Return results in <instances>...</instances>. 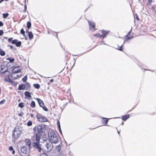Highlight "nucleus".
<instances>
[{"label":"nucleus","instance_id":"nucleus-8","mask_svg":"<svg viewBox=\"0 0 156 156\" xmlns=\"http://www.w3.org/2000/svg\"><path fill=\"white\" fill-rule=\"evenodd\" d=\"M88 22L90 26V30L94 31L95 30V23L92 21H88Z\"/></svg>","mask_w":156,"mask_h":156},{"label":"nucleus","instance_id":"nucleus-37","mask_svg":"<svg viewBox=\"0 0 156 156\" xmlns=\"http://www.w3.org/2000/svg\"><path fill=\"white\" fill-rule=\"evenodd\" d=\"M25 31H24L23 29H22L20 30V33L23 34V36H25Z\"/></svg>","mask_w":156,"mask_h":156},{"label":"nucleus","instance_id":"nucleus-19","mask_svg":"<svg viewBox=\"0 0 156 156\" xmlns=\"http://www.w3.org/2000/svg\"><path fill=\"white\" fill-rule=\"evenodd\" d=\"M129 114L123 116L122 118V119L123 121H126L127 119L129 118Z\"/></svg>","mask_w":156,"mask_h":156},{"label":"nucleus","instance_id":"nucleus-48","mask_svg":"<svg viewBox=\"0 0 156 156\" xmlns=\"http://www.w3.org/2000/svg\"><path fill=\"white\" fill-rule=\"evenodd\" d=\"M136 19L138 20H139V17H138V16H137V15H136Z\"/></svg>","mask_w":156,"mask_h":156},{"label":"nucleus","instance_id":"nucleus-11","mask_svg":"<svg viewBox=\"0 0 156 156\" xmlns=\"http://www.w3.org/2000/svg\"><path fill=\"white\" fill-rule=\"evenodd\" d=\"M36 99L38 102L39 106L41 107L43 106L44 105L43 101L41 100L39 98H36Z\"/></svg>","mask_w":156,"mask_h":156},{"label":"nucleus","instance_id":"nucleus-33","mask_svg":"<svg viewBox=\"0 0 156 156\" xmlns=\"http://www.w3.org/2000/svg\"><path fill=\"white\" fill-rule=\"evenodd\" d=\"M122 45H121V46L119 47L118 46V48H116L117 49H118L119 51H122Z\"/></svg>","mask_w":156,"mask_h":156},{"label":"nucleus","instance_id":"nucleus-13","mask_svg":"<svg viewBox=\"0 0 156 156\" xmlns=\"http://www.w3.org/2000/svg\"><path fill=\"white\" fill-rule=\"evenodd\" d=\"M20 71V69L18 67H15L12 70L13 72L14 73H19Z\"/></svg>","mask_w":156,"mask_h":156},{"label":"nucleus","instance_id":"nucleus-30","mask_svg":"<svg viewBox=\"0 0 156 156\" xmlns=\"http://www.w3.org/2000/svg\"><path fill=\"white\" fill-rule=\"evenodd\" d=\"M27 27L28 29H30L31 26V23L29 22H28L27 24Z\"/></svg>","mask_w":156,"mask_h":156},{"label":"nucleus","instance_id":"nucleus-20","mask_svg":"<svg viewBox=\"0 0 156 156\" xmlns=\"http://www.w3.org/2000/svg\"><path fill=\"white\" fill-rule=\"evenodd\" d=\"M24 87L25 90H28L30 87V84L27 82H26L25 84L24 85Z\"/></svg>","mask_w":156,"mask_h":156},{"label":"nucleus","instance_id":"nucleus-40","mask_svg":"<svg viewBox=\"0 0 156 156\" xmlns=\"http://www.w3.org/2000/svg\"><path fill=\"white\" fill-rule=\"evenodd\" d=\"M57 123L58 127H60V122L58 120L57 121Z\"/></svg>","mask_w":156,"mask_h":156},{"label":"nucleus","instance_id":"nucleus-54","mask_svg":"<svg viewBox=\"0 0 156 156\" xmlns=\"http://www.w3.org/2000/svg\"><path fill=\"white\" fill-rule=\"evenodd\" d=\"M19 116H21V114H19Z\"/></svg>","mask_w":156,"mask_h":156},{"label":"nucleus","instance_id":"nucleus-15","mask_svg":"<svg viewBox=\"0 0 156 156\" xmlns=\"http://www.w3.org/2000/svg\"><path fill=\"white\" fill-rule=\"evenodd\" d=\"M103 119L101 120V122L103 124L106 125L108 121V119L107 118H103Z\"/></svg>","mask_w":156,"mask_h":156},{"label":"nucleus","instance_id":"nucleus-3","mask_svg":"<svg viewBox=\"0 0 156 156\" xmlns=\"http://www.w3.org/2000/svg\"><path fill=\"white\" fill-rule=\"evenodd\" d=\"M36 129L38 133L40 135H42L44 133L45 128L43 125H39L36 127Z\"/></svg>","mask_w":156,"mask_h":156},{"label":"nucleus","instance_id":"nucleus-2","mask_svg":"<svg viewBox=\"0 0 156 156\" xmlns=\"http://www.w3.org/2000/svg\"><path fill=\"white\" fill-rule=\"evenodd\" d=\"M32 145L38 152H41V151H42V153L44 152L42 148H41L40 142H35V141H34L32 143Z\"/></svg>","mask_w":156,"mask_h":156},{"label":"nucleus","instance_id":"nucleus-59","mask_svg":"<svg viewBox=\"0 0 156 156\" xmlns=\"http://www.w3.org/2000/svg\"><path fill=\"white\" fill-rule=\"evenodd\" d=\"M28 156H30V155H28Z\"/></svg>","mask_w":156,"mask_h":156},{"label":"nucleus","instance_id":"nucleus-55","mask_svg":"<svg viewBox=\"0 0 156 156\" xmlns=\"http://www.w3.org/2000/svg\"><path fill=\"white\" fill-rule=\"evenodd\" d=\"M2 2H1V0H0V3H1Z\"/></svg>","mask_w":156,"mask_h":156},{"label":"nucleus","instance_id":"nucleus-42","mask_svg":"<svg viewBox=\"0 0 156 156\" xmlns=\"http://www.w3.org/2000/svg\"><path fill=\"white\" fill-rule=\"evenodd\" d=\"M3 34V31L2 30H0V36L2 35Z\"/></svg>","mask_w":156,"mask_h":156},{"label":"nucleus","instance_id":"nucleus-27","mask_svg":"<svg viewBox=\"0 0 156 156\" xmlns=\"http://www.w3.org/2000/svg\"><path fill=\"white\" fill-rule=\"evenodd\" d=\"M21 108H23L24 106V104L23 103L21 102L19 103L18 105Z\"/></svg>","mask_w":156,"mask_h":156},{"label":"nucleus","instance_id":"nucleus-23","mask_svg":"<svg viewBox=\"0 0 156 156\" xmlns=\"http://www.w3.org/2000/svg\"><path fill=\"white\" fill-rule=\"evenodd\" d=\"M0 55L2 56L5 55V53L2 49H0Z\"/></svg>","mask_w":156,"mask_h":156},{"label":"nucleus","instance_id":"nucleus-22","mask_svg":"<svg viewBox=\"0 0 156 156\" xmlns=\"http://www.w3.org/2000/svg\"><path fill=\"white\" fill-rule=\"evenodd\" d=\"M18 89L19 90H24V89L25 90L24 85L23 84L20 85L19 86Z\"/></svg>","mask_w":156,"mask_h":156},{"label":"nucleus","instance_id":"nucleus-35","mask_svg":"<svg viewBox=\"0 0 156 156\" xmlns=\"http://www.w3.org/2000/svg\"><path fill=\"white\" fill-rule=\"evenodd\" d=\"M17 40V39H14L12 41V43L13 44H16Z\"/></svg>","mask_w":156,"mask_h":156},{"label":"nucleus","instance_id":"nucleus-28","mask_svg":"<svg viewBox=\"0 0 156 156\" xmlns=\"http://www.w3.org/2000/svg\"><path fill=\"white\" fill-rule=\"evenodd\" d=\"M7 59L9 60L10 62H12L14 61V58H7Z\"/></svg>","mask_w":156,"mask_h":156},{"label":"nucleus","instance_id":"nucleus-9","mask_svg":"<svg viewBox=\"0 0 156 156\" xmlns=\"http://www.w3.org/2000/svg\"><path fill=\"white\" fill-rule=\"evenodd\" d=\"M47 149V151L49 152L53 148V146L52 145V143H47L45 145Z\"/></svg>","mask_w":156,"mask_h":156},{"label":"nucleus","instance_id":"nucleus-47","mask_svg":"<svg viewBox=\"0 0 156 156\" xmlns=\"http://www.w3.org/2000/svg\"><path fill=\"white\" fill-rule=\"evenodd\" d=\"M24 8H25V12L27 10V5L26 4L25 5H24Z\"/></svg>","mask_w":156,"mask_h":156},{"label":"nucleus","instance_id":"nucleus-18","mask_svg":"<svg viewBox=\"0 0 156 156\" xmlns=\"http://www.w3.org/2000/svg\"><path fill=\"white\" fill-rule=\"evenodd\" d=\"M24 94L28 98H30L31 97L30 93L27 91L25 92Z\"/></svg>","mask_w":156,"mask_h":156},{"label":"nucleus","instance_id":"nucleus-1","mask_svg":"<svg viewBox=\"0 0 156 156\" xmlns=\"http://www.w3.org/2000/svg\"><path fill=\"white\" fill-rule=\"evenodd\" d=\"M48 137L51 143L57 144L58 142V138L57 135L53 131L48 132Z\"/></svg>","mask_w":156,"mask_h":156},{"label":"nucleus","instance_id":"nucleus-12","mask_svg":"<svg viewBox=\"0 0 156 156\" xmlns=\"http://www.w3.org/2000/svg\"><path fill=\"white\" fill-rule=\"evenodd\" d=\"M21 151L23 154H26L27 151V148L26 147L24 146L21 148Z\"/></svg>","mask_w":156,"mask_h":156},{"label":"nucleus","instance_id":"nucleus-49","mask_svg":"<svg viewBox=\"0 0 156 156\" xmlns=\"http://www.w3.org/2000/svg\"><path fill=\"white\" fill-rule=\"evenodd\" d=\"M9 47L11 49H12L13 48V47L12 46V45H10L9 46Z\"/></svg>","mask_w":156,"mask_h":156},{"label":"nucleus","instance_id":"nucleus-43","mask_svg":"<svg viewBox=\"0 0 156 156\" xmlns=\"http://www.w3.org/2000/svg\"><path fill=\"white\" fill-rule=\"evenodd\" d=\"M9 150L11 151L13 150V149L12 147L10 146L9 147Z\"/></svg>","mask_w":156,"mask_h":156},{"label":"nucleus","instance_id":"nucleus-16","mask_svg":"<svg viewBox=\"0 0 156 156\" xmlns=\"http://www.w3.org/2000/svg\"><path fill=\"white\" fill-rule=\"evenodd\" d=\"M130 33H131V31H130L129 32H128L127 34L126 35V37H127V38H126V39L124 41V43L125 42V41H126L128 40H129L131 39H132L133 38V37H132V36L131 37L128 36L130 34Z\"/></svg>","mask_w":156,"mask_h":156},{"label":"nucleus","instance_id":"nucleus-32","mask_svg":"<svg viewBox=\"0 0 156 156\" xmlns=\"http://www.w3.org/2000/svg\"><path fill=\"white\" fill-rule=\"evenodd\" d=\"M9 83H11L12 85L14 86L16 85V84L15 82L14 81L12 80H11L10 81H9Z\"/></svg>","mask_w":156,"mask_h":156},{"label":"nucleus","instance_id":"nucleus-39","mask_svg":"<svg viewBox=\"0 0 156 156\" xmlns=\"http://www.w3.org/2000/svg\"><path fill=\"white\" fill-rule=\"evenodd\" d=\"M152 2V0H147V3L148 4L151 5Z\"/></svg>","mask_w":156,"mask_h":156},{"label":"nucleus","instance_id":"nucleus-14","mask_svg":"<svg viewBox=\"0 0 156 156\" xmlns=\"http://www.w3.org/2000/svg\"><path fill=\"white\" fill-rule=\"evenodd\" d=\"M5 76L4 78V80L6 82L9 83L11 80L9 78V75L7 76L6 74H5Z\"/></svg>","mask_w":156,"mask_h":156},{"label":"nucleus","instance_id":"nucleus-6","mask_svg":"<svg viewBox=\"0 0 156 156\" xmlns=\"http://www.w3.org/2000/svg\"><path fill=\"white\" fill-rule=\"evenodd\" d=\"M110 31H105L103 30L102 32V34L101 35H100L99 34H95L94 35L97 37H102L103 38L105 37L109 33Z\"/></svg>","mask_w":156,"mask_h":156},{"label":"nucleus","instance_id":"nucleus-29","mask_svg":"<svg viewBox=\"0 0 156 156\" xmlns=\"http://www.w3.org/2000/svg\"><path fill=\"white\" fill-rule=\"evenodd\" d=\"M3 18L4 19L7 18L9 16V14L8 13H3Z\"/></svg>","mask_w":156,"mask_h":156},{"label":"nucleus","instance_id":"nucleus-53","mask_svg":"<svg viewBox=\"0 0 156 156\" xmlns=\"http://www.w3.org/2000/svg\"><path fill=\"white\" fill-rule=\"evenodd\" d=\"M117 132H118V133L119 134V133H120L119 132V131H118H118H117Z\"/></svg>","mask_w":156,"mask_h":156},{"label":"nucleus","instance_id":"nucleus-4","mask_svg":"<svg viewBox=\"0 0 156 156\" xmlns=\"http://www.w3.org/2000/svg\"><path fill=\"white\" fill-rule=\"evenodd\" d=\"M8 69L6 66L2 65L1 66L0 72L2 74H6L7 76L10 75V72L8 71Z\"/></svg>","mask_w":156,"mask_h":156},{"label":"nucleus","instance_id":"nucleus-56","mask_svg":"<svg viewBox=\"0 0 156 156\" xmlns=\"http://www.w3.org/2000/svg\"><path fill=\"white\" fill-rule=\"evenodd\" d=\"M44 140L45 141H46V140Z\"/></svg>","mask_w":156,"mask_h":156},{"label":"nucleus","instance_id":"nucleus-38","mask_svg":"<svg viewBox=\"0 0 156 156\" xmlns=\"http://www.w3.org/2000/svg\"><path fill=\"white\" fill-rule=\"evenodd\" d=\"M5 99L2 100V101H0V105H2L4 104L5 103Z\"/></svg>","mask_w":156,"mask_h":156},{"label":"nucleus","instance_id":"nucleus-51","mask_svg":"<svg viewBox=\"0 0 156 156\" xmlns=\"http://www.w3.org/2000/svg\"><path fill=\"white\" fill-rule=\"evenodd\" d=\"M30 115V116H31V118H33L34 117V115H33V114H31Z\"/></svg>","mask_w":156,"mask_h":156},{"label":"nucleus","instance_id":"nucleus-26","mask_svg":"<svg viewBox=\"0 0 156 156\" xmlns=\"http://www.w3.org/2000/svg\"><path fill=\"white\" fill-rule=\"evenodd\" d=\"M21 44V42L20 41H18L17 40V42L16 43V45L17 47H20V46Z\"/></svg>","mask_w":156,"mask_h":156},{"label":"nucleus","instance_id":"nucleus-46","mask_svg":"<svg viewBox=\"0 0 156 156\" xmlns=\"http://www.w3.org/2000/svg\"><path fill=\"white\" fill-rule=\"evenodd\" d=\"M57 148H58V149L59 150H60V148H61V147H60V145H58L57 146Z\"/></svg>","mask_w":156,"mask_h":156},{"label":"nucleus","instance_id":"nucleus-34","mask_svg":"<svg viewBox=\"0 0 156 156\" xmlns=\"http://www.w3.org/2000/svg\"><path fill=\"white\" fill-rule=\"evenodd\" d=\"M32 122L31 121H29L27 123V125L28 126H31L32 125Z\"/></svg>","mask_w":156,"mask_h":156},{"label":"nucleus","instance_id":"nucleus-7","mask_svg":"<svg viewBox=\"0 0 156 156\" xmlns=\"http://www.w3.org/2000/svg\"><path fill=\"white\" fill-rule=\"evenodd\" d=\"M41 138L40 136L37 134H34L32 138V140L35 141V142H40Z\"/></svg>","mask_w":156,"mask_h":156},{"label":"nucleus","instance_id":"nucleus-50","mask_svg":"<svg viewBox=\"0 0 156 156\" xmlns=\"http://www.w3.org/2000/svg\"><path fill=\"white\" fill-rule=\"evenodd\" d=\"M12 151V153L13 154H14L15 153V151L14 150H13Z\"/></svg>","mask_w":156,"mask_h":156},{"label":"nucleus","instance_id":"nucleus-57","mask_svg":"<svg viewBox=\"0 0 156 156\" xmlns=\"http://www.w3.org/2000/svg\"><path fill=\"white\" fill-rule=\"evenodd\" d=\"M44 155V156H47L46 155Z\"/></svg>","mask_w":156,"mask_h":156},{"label":"nucleus","instance_id":"nucleus-5","mask_svg":"<svg viewBox=\"0 0 156 156\" xmlns=\"http://www.w3.org/2000/svg\"><path fill=\"white\" fill-rule=\"evenodd\" d=\"M37 120L41 122H46L48 121L46 117L38 113L37 115Z\"/></svg>","mask_w":156,"mask_h":156},{"label":"nucleus","instance_id":"nucleus-52","mask_svg":"<svg viewBox=\"0 0 156 156\" xmlns=\"http://www.w3.org/2000/svg\"><path fill=\"white\" fill-rule=\"evenodd\" d=\"M51 82H52L54 81V80L53 79H51L50 80Z\"/></svg>","mask_w":156,"mask_h":156},{"label":"nucleus","instance_id":"nucleus-44","mask_svg":"<svg viewBox=\"0 0 156 156\" xmlns=\"http://www.w3.org/2000/svg\"><path fill=\"white\" fill-rule=\"evenodd\" d=\"M58 129H59V131L60 133L62 134V131H61V127H58Z\"/></svg>","mask_w":156,"mask_h":156},{"label":"nucleus","instance_id":"nucleus-10","mask_svg":"<svg viewBox=\"0 0 156 156\" xmlns=\"http://www.w3.org/2000/svg\"><path fill=\"white\" fill-rule=\"evenodd\" d=\"M13 135L15 139H17L20 136V131L14 130L13 132Z\"/></svg>","mask_w":156,"mask_h":156},{"label":"nucleus","instance_id":"nucleus-31","mask_svg":"<svg viewBox=\"0 0 156 156\" xmlns=\"http://www.w3.org/2000/svg\"><path fill=\"white\" fill-rule=\"evenodd\" d=\"M27 80V76H25L22 79V81L24 82H25L26 81V80Z\"/></svg>","mask_w":156,"mask_h":156},{"label":"nucleus","instance_id":"nucleus-25","mask_svg":"<svg viewBox=\"0 0 156 156\" xmlns=\"http://www.w3.org/2000/svg\"><path fill=\"white\" fill-rule=\"evenodd\" d=\"M33 86L35 88L37 89H39L40 87V85L38 83L34 84Z\"/></svg>","mask_w":156,"mask_h":156},{"label":"nucleus","instance_id":"nucleus-21","mask_svg":"<svg viewBox=\"0 0 156 156\" xmlns=\"http://www.w3.org/2000/svg\"><path fill=\"white\" fill-rule=\"evenodd\" d=\"M28 35L29 38L30 40L32 39L33 38V35L32 32L31 31L28 32Z\"/></svg>","mask_w":156,"mask_h":156},{"label":"nucleus","instance_id":"nucleus-36","mask_svg":"<svg viewBox=\"0 0 156 156\" xmlns=\"http://www.w3.org/2000/svg\"><path fill=\"white\" fill-rule=\"evenodd\" d=\"M41 107L43 109L44 111H48V108L45 106H44V105L43 106Z\"/></svg>","mask_w":156,"mask_h":156},{"label":"nucleus","instance_id":"nucleus-45","mask_svg":"<svg viewBox=\"0 0 156 156\" xmlns=\"http://www.w3.org/2000/svg\"><path fill=\"white\" fill-rule=\"evenodd\" d=\"M3 25V23L2 22L0 21V27H2Z\"/></svg>","mask_w":156,"mask_h":156},{"label":"nucleus","instance_id":"nucleus-58","mask_svg":"<svg viewBox=\"0 0 156 156\" xmlns=\"http://www.w3.org/2000/svg\"><path fill=\"white\" fill-rule=\"evenodd\" d=\"M56 36H57V37H58L57 35H56Z\"/></svg>","mask_w":156,"mask_h":156},{"label":"nucleus","instance_id":"nucleus-24","mask_svg":"<svg viewBox=\"0 0 156 156\" xmlns=\"http://www.w3.org/2000/svg\"><path fill=\"white\" fill-rule=\"evenodd\" d=\"M30 106L32 108H34L35 107V104L34 101H31Z\"/></svg>","mask_w":156,"mask_h":156},{"label":"nucleus","instance_id":"nucleus-41","mask_svg":"<svg viewBox=\"0 0 156 156\" xmlns=\"http://www.w3.org/2000/svg\"><path fill=\"white\" fill-rule=\"evenodd\" d=\"M13 39V38H9L8 39V41L9 42H12V39Z\"/></svg>","mask_w":156,"mask_h":156},{"label":"nucleus","instance_id":"nucleus-17","mask_svg":"<svg viewBox=\"0 0 156 156\" xmlns=\"http://www.w3.org/2000/svg\"><path fill=\"white\" fill-rule=\"evenodd\" d=\"M25 141L26 144L29 146V147H30L31 144L30 140L29 139H26Z\"/></svg>","mask_w":156,"mask_h":156}]
</instances>
